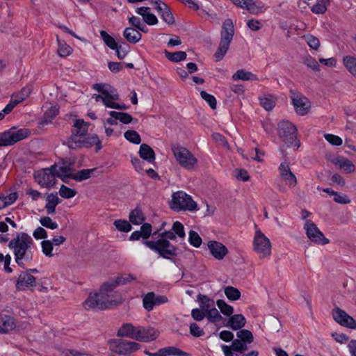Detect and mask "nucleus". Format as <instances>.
<instances>
[{
	"label": "nucleus",
	"mask_w": 356,
	"mask_h": 356,
	"mask_svg": "<svg viewBox=\"0 0 356 356\" xmlns=\"http://www.w3.org/2000/svg\"><path fill=\"white\" fill-rule=\"evenodd\" d=\"M93 146H95L96 150L99 151L102 147V142L97 134L88 135L87 134L80 140L75 141L74 145H71V149L90 148Z\"/></svg>",
	"instance_id": "obj_14"
},
{
	"label": "nucleus",
	"mask_w": 356,
	"mask_h": 356,
	"mask_svg": "<svg viewBox=\"0 0 356 356\" xmlns=\"http://www.w3.org/2000/svg\"><path fill=\"white\" fill-rule=\"evenodd\" d=\"M260 104L266 111H271L275 106V99L272 95H264L259 98Z\"/></svg>",
	"instance_id": "obj_38"
},
{
	"label": "nucleus",
	"mask_w": 356,
	"mask_h": 356,
	"mask_svg": "<svg viewBox=\"0 0 356 356\" xmlns=\"http://www.w3.org/2000/svg\"><path fill=\"white\" fill-rule=\"evenodd\" d=\"M73 127L72 134L66 142L70 149H71L72 145H74L75 141L80 140L88 134V124L83 120H76Z\"/></svg>",
	"instance_id": "obj_13"
},
{
	"label": "nucleus",
	"mask_w": 356,
	"mask_h": 356,
	"mask_svg": "<svg viewBox=\"0 0 356 356\" xmlns=\"http://www.w3.org/2000/svg\"><path fill=\"white\" fill-rule=\"evenodd\" d=\"M211 254L218 260H222L227 254L228 250L222 243L210 241L207 243Z\"/></svg>",
	"instance_id": "obj_19"
},
{
	"label": "nucleus",
	"mask_w": 356,
	"mask_h": 356,
	"mask_svg": "<svg viewBox=\"0 0 356 356\" xmlns=\"http://www.w3.org/2000/svg\"><path fill=\"white\" fill-rule=\"evenodd\" d=\"M170 207L176 211H194L197 208V204L190 195L180 191L172 194Z\"/></svg>",
	"instance_id": "obj_7"
},
{
	"label": "nucleus",
	"mask_w": 356,
	"mask_h": 356,
	"mask_svg": "<svg viewBox=\"0 0 356 356\" xmlns=\"http://www.w3.org/2000/svg\"><path fill=\"white\" fill-rule=\"evenodd\" d=\"M33 238L28 234L20 232L8 243V248L13 251L15 261L23 268H25L26 262L29 263L33 260Z\"/></svg>",
	"instance_id": "obj_1"
},
{
	"label": "nucleus",
	"mask_w": 356,
	"mask_h": 356,
	"mask_svg": "<svg viewBox=\"0 0 356 356\" xmlns=\"http://www.w3.org/2000/svg\"><path fill=\"white\" fill-rule=\"evenodd\" d=\"M197 300L200 302V308L205 312L213 307L215 305L214 300L211 298H209L206 295L199 294L197 296Z\"/></svg>",
	"instance_id": "obj_32"
},
{
	"label": "nucleus",
	"mask_w": 356,
	"mask_h": 356,
	"mask_svg": "<svg viewBox=\"0 0 356 356\" xmlns=\"http://www.w3.org/2000/svg\"><path fill=\"white\" fill-rule=\"evenodd\" d=\"M225 294L232 301L237 300L241 297V292L235 287L228 286L225 288Z\"/></svg>",
	"instance_id": "obj_41"
},
{
	"label": "nucleus",
	"mask_w": 356,
	"mask_h": 356,
	"mask_svg": "<svg viewBox=\"0 0 356 356\" xmlns=\"http://www.w3.org/2000/svg\"><path fill=\"white\" fill-rule=\"evenodd\" d=\"M164 354L168 355H174V356H190V355L176 347L174 346H168L163 348Z\"/></svg>",
	"instance_id": "obj_50"
},
{
	"label": "nucleus",
	"mask_w": 356,
	"mask_h": 356,
	"mask_svg": "<svg viewBox=\"0 0 356 356\" xmlns=\"http://www.w3.org/2000/svg\"><path fill=\"white\" fill-rule=\"evenodd\" d=\"M159 332L151 327L138 326L135 340L142 342H149L155 340Z\"/></svg>",
	"instance_id": "obj_16"
},
{
	"label": "nucleus",
	"mask_w": 356,
	"mask_h": 356,
	"mask_svg": "<svg viewBox=\"0 0 356 356\" xmlns=\"http://www.w3.org/2000/svg\"><path fill=\"white\" fill-rule=\"evenodd\" d=\"M143 307L147 311H151L155 306L154 292L147 293L143 299Z\"/></svg>",
	"instance_id": "obj_49"
},
{
	"label": "nucleus",
	"mask_w": 356,
	"mask_h": 356,
	"mask_svg": "<svg viewBox=\"0 0 356 356\" xmlns=\"http://www.w3.org/2000/svg\"><path fill=\"white\" fill-rule=\"evenodd\" d=\"M172 230L175 234L176 236H177L178 237L183 238L186 236L185 231H184V227L183 224L179 221L174 222L172 227Z\"/></svg>",
	"instance_id": "obj_57"
},
{
	"label": "nucleus",
	"mask_w": 356,
	"mask_h": 356,
	"mask_svg": "<svg viewBox=\"0 0 356 356\" xmlns=\"http://www.w3.org/2000/svg\"><path fill=\"white\" fill-rule=\"evenodd\" d=\"M124 38L131 43L138 42L142 38L141 33L134 28H126L123 32Z\"/></svg>",
	"instance_id": "obj_29"
},
{
	"label": "nucleus",
	"mask_w": 356,
	"mask_h": 356,
	"mask_svg": "<svg viewBox=\"0 0 356 356\" xmlns=\"http://www.w3.org/2000/svg\"><path fill=\"white\" fill-rule=\"evenodd\" d=\"M42 252L47 257H51L53 250V244L51 241L44 240L41 243Z\"/></svg>",
	"instance_id": "obj_62"
},
{
	"label": "nucleus",
	"mask_w": 356,
	"mask_h": 356,
	"mask_svg": "<svg viewBox=\"0 0 356 356\" xmlns=\"http://www.w3.org/2000/svg\"><path fill=\"white\" fill-rule=\"evenodd\" d=\"M245 318L242 314H234L229 317L226 326L230 327L234 330H239L245 326Z\"/></svg>",
	"instance_id": "obj_23"
},
{
	"label": "nucleus",
	"mask_w": 356,
	"mask_h": 356,
	"mask_svg": "<svg viewBox=\"0 0 356 356\" xmlns=\"http://www.w3.org/2000/svg\"><path fill=\"white\" fill-rule=\"evenodd\" d=\"M96 170V168L91 169H83L78 171L76 173H74L72 176V179L76 181H82L91 177L92 173Z\"/></svg>",
	"instance_id": "obj_34"
},
{
	"label": "nucleus",
	"mask_w": 356,
	"mask_h": 356,
	"mask_svg": "<svg viewBox=\"0 0 356 356\" xmlns=\"http://www.w3.org/2000/svg\"><path fill=\"white\" fill-rule=\"evenodd\" d=\"M40 224L48 229H56L58 228V224L53 221L52 219L49 216H43L40 218Z\"/></svg>",
	"instance_id": "obj_56"
},
{
	"label": "nucleus",
	"mask_w": 356,
	"mask_h": 356,
	"mask_svg": "<svg viewBox=\"0 0 356 356\" xmlns=\"http://www.w3.org/2000/svg\"><path fill=\"white\" fill-rule=\"evenodd\" d=\"M31 92V89L30 87H24L19 92L14 94L11 97L19 104L25 100Z\"/></svg>",
	"instance_id": "obj_43"
},
{
	"label": "nucleus",
	"mask_w": 356,
	"mask_h": 356,
	"mask_svg": "<svg viewBox=\"0 0 356 356\" xmlns=\"http://www.w3.org/2000/svg\"><path fill=\"white\" fill-rule=\"evenodd\" d=\"M35 285V277L32 275L22 272L16 282V288L18 290H23L26 287Z\"/></svg>",
	"instance_id": "obj_21"
},
{
	"label": "nucleus",
	"mask_w": 356,
	"mask_h": 356,
	"mask_svg": "<svg viewBox=\"0 0 356 356\" xmlns=\"http://www.w3.org/2000/svg\"><path fill=\"white\" fill-rule=\"evenodd\" d=\"M236 336L239 340H241L243 342L252 343L254 340L252 333L248 330H239L236 332Z\"/></svg>",
	"instance_id": "obj_45"
},
{
	"label": "nucleus",
	"mask_w": 356,
	"mask_h": 356,
	"mask_svg": "<svg viewBox=\"0 0 356 356\" xmlns=\"http://www.w3.org/2000/svg\"><path fill=\"white\" fill-rule=\"evenodd\" d=\"M165 56L169 60L177 63L185 60L187 55L182 51L171 53L165 50Z\"/></svg>",
	"instance_id": "obj_39"
},
{
	"label": "nucleus",
	"mask_w": 356,
	"mask_h": 356,
	"mask_svg": "<svg viewBox=\"0 0 356 356\" xmlns=\"http://www.w3.org/2000/svg\"><path fill=\"white\" fill-rule=\"evenodd\" d=\"M14 318L10 316H0V333H7L15 327Z\"/></svg>",
	"instance_id": "obj_25"
},
{
	"label": "nucleus",
	"mask_w": 356,
	"mask_h": 356,
	"mask_svg": "<svg viewBox=\"0 0 356 356\" xmlns=\"http://www.w3.org/2000/svg\"><path fill=\"white\" fill-rule=\"evenodd\" d=\"M113 225L120 232H128L132 229L131 224L126 220H116Z\"/></svg>",
	"instance_id": "obj_51"
},
{
	"label": "nucleus",
	"mask_w": 356,
	"mask_h": 356,
	"mask_svg": "<svg viewBox=\"0 0 356 356\" xmlns=\"http://www.w3.org/2000/svg\"><path fill=\"white\" fill-rule=\"evenodd\" d=\"M253 246L260 258L268 257L271 253L270 241L259 229L255 232Z\"/></svg>",
	"instance_id": "obj_9"
},
{
	"label": "nucleus",
	"mask_w": 356,
	"mask_h": 356,
	"mask_svg": "<svg viewBox=\"0 0 356 356\" xmlns=\"http://www.w3.org/2000/svg\"><path fill=\"white\" fill-rule=\"evenodd\" d=\"M34 178L42 188H51L56 184V178L52 172L44 169L35 172Z\"/></svg>",
	"instance_id": "obj_18"
},
{
	"label": "nucleus",
	"mask_w": 356,
	"mask_h": 356,
	"mask_svg": "<svg viewBox=\"0 0 356 356\" xmlns=\"http://www.w3.org/2000/svg\"><path fill=\"white\" fill-rule=\"evenodd\" d=\"M304 229L307 236L312 242L318 245H325L330 243L329 239L325 237L322 232L312 220H307L306 221Z\"/></svg>",
	"instance_id": "obj_12"
},
{
	"label": "nucleus",
	"mask_w": 356,
	"mask_h": 356,
	"mask_svg": "<svg viewBox=\"0 0 356 356\" xmlns=\"http://www.w3.org/2000/svg\"><path fill=\"white\" fill-rule=\"evenodd\" d=\"M303 38L309 46V47L316 50L318 49L320 46V41L318 38L312 34H307L303 35Z\"/></svg>",
	"instance_id": "obj_53"
},
{
	"label": "nucleus",
	"mask_w": 356,
	"mask_h": 356,
	"mask_svg": "<svg viewBox=\"0 0 356 356\" xmlns=\"http://www.w3.org/2000/svg\"><path fill=\"white\" fill-rule=\"evenodd\" d=\"M118 285H115V280L104 283L100 289V291L108 299V293L111 292Z\"/></svg>",
	"instance_id": "obj_58"
},
{
	"label": "nucleus",
	"mask_w": 356,
	"mask_h": 356,
	"mask_svg": "<svg viewBox=\"0 0 356 356\" xmlns=\"http://www.w3.org/2000/svg\"><path fill=\"white\" fill-rule=\"evenodd\" d=\"M58 177L60 178L63 181L66 182L65 179L70 178L74 175L72 173V168L69 166H60L58 168V171L56 172Z\"/></svg>",
	"instance_id": "obj_44"
},
{
	"label": "nucleus",
	"mask_w": 356,
	"mask_h": 356,
	"mask_svg": "<svg viewBox=\"0 0 356 356\" xmlns=\"http://www.w3.org/2000/svg\"><path fill=\"white\" fill-rule=\"evenodd\" d=\"M93 89L97 90L99 92H101L102 95L106 96L111 93L110 89H111V86L105 83H95L92 86Z\"/></svg>",
	"instance_id": "obj_59"
},
{
	"label": "nucleus",
	"mask_w": 356,
	"mask_h": 356,
	"mask_svg": "<svg viewBox=\"0 0 356 356\" xmlns=\"http://www.w3.org/2000/svg\"><path fill=\"white\" fill-rule=\"evenodd\" d=\"M58 42V54L61 57H65L69 56L72 53V48L67 44H61L59 40Z\"/></svg>",
	"instance_id": "obj_60"
},
{
	"label": "nucleus",
	"mask_w": 356,
	"mask_h": 356,
	"mask_svg": "<svg viewBox=\"0 0 356 356\" xmlns=\"http://www.w3.org/2000/svg\"><path fill=\"white\" fill-rule=\"evenodd\" d=\"M31 134L29 129H17L12 127L8 131L0 134V147L11 146L15 143L28 138Z\"/></svg>",
	"instance_id": "obj_6"
},
{
	"label": "nucleus",
	"mask_w": 356,
	"mask_h": 356,
	"mask_svg": "<svg viewBox=\"0 0 356 356\" xmlns=\"http://www.w3.org/2000/svg\"><path fill=\"white\" fill-rule=\"evenodd\" d=\"M137 327L131 323H124L118 330L117 335L120 337H128L135 340Z\"/></svg>",
	"instance_id": "obj_22"
},
{
	"label": "nucleus",
	"mask_w": 356,
	"mask_h": 356,
	"mask_svg": "<svg viewBox=\"0 0 356 356\" xmlns=\"http://www.w3.org/2000/svg\"><path fill=\"white\" fill-rule=\"evenodd\" d=\"M109 115L113 118L117 119V120H119L122 123L126 124L131 123L134 120L133 117L127 113L112 111L109 112Z\"/></svg>",
	"instance_id": "obj_35"
},
{
	"label": "nucleus",
	"mask_w": 356,
	"mask_h": 356,
	"mask_svg": "<svg viewBox=\"0 0 356 356\" xmlns=\"http://www.w3.org/2000/svg\"><path fill=\"white\" fill-rule=\"evenodd\" d=\"M129 218L134 225H140L145 220L141 209L138 208H136L130 212Z\"/></svg>",
	"instance_id": "obj_33"
},
{
	"label": "nucleus",
	"mask_w": 356,
	"mask_h": 356,
	"mask_svg": "<svg viewBox=\"0 0 356 356\" xmlns=\"http://www.w3.org/2000/svg\"><path fill=\"white\" fill-rule=\"evenodd\" d=\"M281 177L289 186L294 187L297 184V179L295 175L291 171L289 163L283 162L279 167Z\"/></svg>",
	"instance_id": "obj_20"
},
{
	"label": "nucleus",
	"mask_w": 356,
	"mask_h": 356,
	"mask_svg": "<svg viewBox=\"0 0 356 356\" xmlns=\"http://www.w3.org/2000/svg\"><path fill=\"white\" fill-rule=\"evenodd\" d=\"M216 305L220 309V312L226 316H231L234 312V308L232 306L227 304L223 300H218Z\"/></svg>",
	"instance_id": "obj_46"
},
{
	"label": "nucleus",
	"mask_w": 356,
	"mask_h": 356,
	"mask_svg": "<svg viewBox=\"0 0 356 356\" xmlns=\"http://www.w3.org/2000/svg\"><path fill=\"white\" fill-rule=\"evenodd\" d=\"M343 63L348 72L356 78V56L349 55L344 56Z\"/></svg>",
	"instance_id": "obj_31"
},
{
	"label": "nucleus",
	"mask_w": 356,
	"mask_h": 356,
	"mask_svg": "<svg viewBox=\"0 0 356 356\" xmlns=\"http://www.w3.org/2000/svg\"><path fill=\"white\" fill-rule=\"evenodd\" d=\"M139 155L141 159L152 163L155 161V153L153 149L147 144L143 143L140 146Z\"/></svg>",
	"instance_id": "obj_24"
},
{
	"label": "nucleus",
	"mask_w": 356,
	"mask_h": 356,
	"mask_svg": "<svg viewBox=\"0 0 356 356\" xmlns=\"http://www.w3.org/2000/svg\"><path fill=\"white\" fill-rule=\"evenodd\" d=\"M111 93L105 96V98L103 99V104L105 106L115 108V105L118 103L114 102V100H119L120 97L118 93L115 90H111Z\"/></svg>",
	"instance_id": "obj_37"
},
{
	"label": "nucleus",
	"mask_w": 356,
	"mask_h": 356,
	"mask_svg": "<svg viewBox=\"0 0 356 356\" xmlns=\"http://www.w3.org/2000/svg\"><path fill=\"white\" fill-rule=\"evenodd\" d=\"M330 0H316V3L312 6V11L316 14H323L326 12Z\"/></svg>",
	"instance_id": "obj_36"
},
{
	"label": "nucleus",
	"mask_w": 356,
	"mask_h": 356,
	"mask_svg": "<svg viewBox=\"0 0 356 356\" xmlns=\"http://www.w3.org/2000/svg\"><path fill=\"white\" fill-rule=\"evenodd\" d=\"M140 348V343L126 339H114L110 341L111 356H131L133 353Z\"/></svg>",
	"instance_id": "obj_5"
},
{
	"label": "nucleus",
	"mask_w": 356,
	"mask_h": 356,
	"mask_svg": "<svg viewBox=\"0 0 356 356\" xmlns=\"http://www.w3.org/2000/svg\"><path fill=\"white\" fill-rule=\"evenodd\" d=\"M59 107L56 105L51 106L44 113L43 118L40 122L42 126L48 124L51 122L52 120L58 114Z\"/></svg>",
	"instance_id": "obj_28"
},
{
	"label": "nucleus",
	"mask_w": 356,
	"mask_h": 356,
	"mask_svg": "<svg viewBox=\"0 0 356 356\" xmlns=\"http://www.w3.org/2000/svg\"><path fill=\"white\" fill-rule=\"evenodd\" d=\"M332 316L334 321L340 325L351 329H356L355 320L340 308L337 307L333 310Z\"/></svg>",
	"instance_id": "obj_15"
},
{
	"label": "nucleus",
	"mask_w": 356,
	"mask_h": 356,
	"mask_svg": "<svg viewBox=\"0 0 356 356\" xmlns=\"http://www.w3.org/2000/svg\"><path fill=\"white\" fill-rule=\"evenodd\" d=\"M325 140L332 145L339 146L342 144V139L338 136L331 134L324 135Z\"/></svg>",
	"instance_id": "obj_61"
},
{
	"label": "nucleus",
	"mask_w": 356,
	"mask_h": 356,
	"mask_svg": "<svg viewBox=\"0 0 356 356\" xmlns=\"http://www.w3.org/2000/svg\"><path fill=\"white\" fill-rule=\"evenodd\" d=\"M334 163L343 169L346 173L353 172L355 170V166L353 162L344 157L337 158Z\"/></svg>",
	"instance_id": "obj_30"
},
{
	"label": "nucleus",
	"mask_w": 356,
	"mask_h": 356,
	"mask_svg": "<svg viewBox=\"0 0 356 356\" xmlns=\"http://www.w3.org/2000/svg\"><path fill=\"white\" fill-rule=\"evenodd\" d=\"M151 4L155 5V9L157 10L159 15L162 19L168 24H173L175 23V18L171 13L169 7L166 3L161 0H149Z\"/></svg>",
	"instance_id": "obj_17"
},
{
	"label": "nucleus",
	"mask_w": 356,
	"mask_h": 356,
	"mask_svg": "<svg viewBox=\"0 0 356 356\" xmlns=\"http://www.w3.org/2000/svg\"><path fill=\"white\" fill-rule=\"evenodd\" d=\"M200 96L208 103L211 109L214 110L216 108L217 102L213 95L207 93L204 90H202L200 92Z\"/></svg>",
	"instance_id": "obj_54"
},
{
	"label": "nucleus",
	"mask_w": 356,
	"mask_h": 356,
	"mask_svg": "<svg viewBox=\"0 0 356 356\" xmlns=\"http://www.w3.org/2000/svg\"><path fill=\"white\" fill-rule=\"evenodd\" d=\"M143 239L148 238L152 234V225L149 223H143L139 231Z\"/></svg>",
	"instance_id": "obj_63"
},
{
	"label": "nucleus",
	"mask_w": 356,
	"mask_h": 356,
	"mask_svg": "<svg viewBox=\"0 0 356 356\" xmlns=\"http://www.w3.org/2000/svg\"><path fill=\"white\" fill-rule=\"evenodd\" d=\"M206 317L211 323H217L222 319V316L214 307L206 312Z\"/></svg>",
	"instance_id": "obj_42"
},
{
	"label": "nucleus",
	"mask_w": 356,
	"mask_h": 356,
	"mask_svg": "<svg viewBox=\"0 0 356 356\" xmlns=\"http://www.w3.org/2000/svg\"><path fill=\"white\" fill-rule=\"evenodd\" d=\"M234 34V29L232 20L230 19H225L220 31L219 46L213 55L216 62L221 60L227 54Z\"/></svg>",
	"instance_id": "obj_3"
},
{
	"label": "nucleus",
	"mask_w": 356,
	"mask_h": 356,
	"mask_svg": "<svg viewBox=\"0 0 356 356\" xmlns=\"http://www.w3.org/2000/svg\"><path fill=\"white\" fill-rule=\"evenodd\" d=\"M172 150L176 161L182 168L187 170H193L195 168L197 160L188 149L179 145H175Z\"/></svg>",
	"instance_id": "obj_8"
},
{
	"label": "nucleus",
	"mask_w": 356,
	"mask_h": 356,
	"mask_svg": "<svg viewBox=\"0 0 356 356\" xmlns=\"http://www.w3.org/2000/svg\"><path fill=\"white\" fill-rule=\"evenodd\" d=\"M175 234L172 230L165 231L159 235L156 241H145L143 243L152 250L157 252L161 257L170 259L177 255V249L169 240H175Z\"/></svg>",
	"instance_id": "obj_2"
},
{
	"label": "nucleus",
	"mask_w": 356,
	"mask_h": 356,
	"mask_svg": "<svg viewBox=\"0 0 356 356\" xmlns=\"http://www.w3.org/2000/svg\"><path fill=\"white\" fill-rule=\"evenodd\" d=\"M289 92L292 104L297 114L299 115L307 114L311 107L308 98L294 90H290Z\"/></svg>",
	"instance_id": "obj_11"
},
{
	"label": "nucleus",
	"mask_w": 356,
	"mask_h": 356,
	"mask_svg": "<svg viewBox=\"0 0 356 356\" xmlns=\"http://www.w3.org/2000/svg\"><path fill=\"white\" fill-rule=\"evenodd\" d=\"M277 134L288 147L293 146L297 149L300 146V143L296 137L297 129L289 121L282 120L278 124Z\"/></svg>",
	"instance_id": "obj_4"
},
{
	"label": "nucleus",
	"mask_w": 356,
	"mask_h": 356,
	"mask_svg": "<svg viewBox=\"0 0 356 356\" xmlns=\"http://www.w3.org/2000/svg\"><path fill=\"white\" fill-rule=\"evenodd\" d=\"M100 36L104 42L110 49L114 50L118 48V44L115 42V39L110 35L106 31H100Z\"/></svg>",
	"instance_id": "obj_40"
},
{
	"label": "nucleus",
	"mask_w": 356,
	"mask_h": 356,
	"mask_svg": "<svg viewBox=\"0 0 356 356\" xmlns=\"http://www.w3.org/2000/svg\"><path fill=\"white\" fill-rule=\"evenodd\" d=\"M112 302L110 301L100 291L97 293L90 294L83 302V307L86 309H108Z\"/></svg>",
	"instance_id": "obj_10"
},
{
	"label": "nucleus",
	"mask_w": 356,
	"mask_h": 356,
	"mask_svg": "<svg viewBox=\"0 0 356 356\" xmlns=\"http://www.w3.org/2000/svg\"><path fill=\"white\" fill-rule=\"evenodd\" d=\"M188 242L193 247L199 248L201 245L202 241L197 232L194 230H191L189 232Z\"/></svg>",
	"instance_id": "obj_52"
},
{
	"label": "nucleus",
	"mask_w": 356,
	"mask_h": 356,
	"mask_svg": "<svg viewBox=\"0 0 356 356\" xmlns=\"http://www.w3.org/2000/svg\"><path fill=\"white\" fill-rule=\"evenodd\" d=\"M47 204L45 209L48 214H54L56 212V206L60 203V200L57 196V194H49L46 197Z\"/></svg>",
	"instance_id": "obj_27"
},
{
	"label": "nucleus",
	"mask_w": 356,
	"mask_h": 356,
	"mask_svg": "<svg viewBox=\"0 0 356 356\" xmlns=\"http://www.w3.org/2000/svg\"><path fill=\"white\" fill-rule=\"evenodd\" d=\"M124 138L129 142L138 145L141 142L140 135L134 130H128L124 134Z\"/></svg>",
	"instance_id": "obj_48"
},
{
	"label": "nucleus",
	"mask_w": 356,
	"mask_h": 356,
	"mask_svg": "<svg viewBox=\"0 0 356 356\" xmlns=\"http://www.w3.org/2000/svg\"><path fill=\"white\" fill-rule=\"evenodd\" d=\"M232 79L234 81L242 80V81H258L259 78L254 74L251 72L246 71L243 69L238 70L236 73H234Z\"/></svg>",
	"instance_id": "obj_26"
},
{
	"label": "nucleus",
	"mask_w": 356,
	"mask_h": 356,
	"mask_svg": "<svg viewBox=\"0 0 356 356\" xmlns=\"http://www.w3.org/2000/svg\"><path fill=\"white\" fill-rule=\"evenodd\" d=\"M17 198V195L16 193H13L6 197H0V209L11 205L16 201Z\"/></svg>",
	"instance_id": "obj_47"
},
{
	"label": "nucleus",
	"mask_w": 356,
	"mask_h": 356,
	"mask_svg": "<svg viewBox=\"0 0 356 356\" xmlns=\"http://www.w3.org/2000/svg\"><path fill=\"white\" fill-rule=\"evenodd\" d=\"M60 195L65 199H70L74 197L76 194V191L74 189H72L65 185H61L59 190Z\"/></svg>",
	"instance_id": "obj_55"
},
{
	"label": "nucleus",
	"mask_w": 356,
	"mask_h": 356,
	"mask_svg": "<svg viewBox=\"0 0 356 356\" xmlns=\"http://www.w3.org/2000/svg\"><path fill=\"white\" fill-rule=\"evenodd\" d=\"M191 316L196 321H200L206 317V312L201 308H195L191 311Z\"/></svg>",
	"instance_id": "obj_64"
}]
</instances>
